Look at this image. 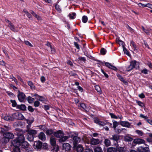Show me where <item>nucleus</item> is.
Returning <instances> with one entry per match:
<instances>
[{"label": "nucleus", "instance_id": "obj_35", "mask_svg": "<svg viewBox=\"0 0 152 152\" xmlns=\"http://www.w3.org/2000/svg\"><path fill=\"white\" fill-rule=\"evenodd\" d=\"M75 16L76 14L75 12L70 13L68 15V16L71 19H74L75 18Z\"/></svg>", "mask_w": 152, "mask_h": 152}, {"label": "nucleus", "instance_id": "obj_2", "mask_svg": "<svg viewBox=\"0 0 152 152\" xmlns=\"http://www.w3.org/2000/svg\"><path fill=\"white\" fill-rule=\"evenodd\" d=\"M78 134L75 133L73 135H72L73 140V143L74 147H76L78 143L81 141V138L77 136Z\"/></svg>", "mask_w": 152, "mask_h": 152}, {"label": "nucleus", "instance_id": "obj_17", "mask_svg": "<svg viewBox=\"0 0 152 152\" xmlns=\"http://www.w3.org/2000/svg\"><path fill=\"white\" fill-rule=\"evenodd\" d=\"M116 43L117 44L119 45L120 46L122 47V48H125L124 42L119 39H116Z\"/></svg>", "mask_w": 152, "mask_h": 152}, {"label": "nucleus", "instance_id": "obj_28", "mask_svg": "<svg viewBox=\"0 0 152 152\" xmlns=\"http://www.w3.org/2000/svg\"><path fill=\"white\" fill-rule=\"evenodd\" d=\"M133 138L130 136H126L124 138V140L126 142H131L132 141Z\"/></svg>", "mask_w": 152, "mask_h": 152}, {"label": "nucleus", "instance_id": "obj_56", "mask_svg": "<svg viewBox=\"0 0 152 152\" xmlns=\"http://www.w3.org/2000/svg\"><path fill=\"white\" fill-rule=\"evenodd\" d=\"M48 147L47 144L46 143H44L43 144H42V148L44 149H47Z\"/></svg>", "mask_w": 152, "mask_h": 152}, {"label": "nucleus", "instance_id": "obj_44", "mask_svg": "<svg viewBox=\"0 0 152 152\" xmlns=\"http://www.w3.org/2000/svg\"><path fill=\"white\" fill-rule=\"evenodd\" d=\"M88 17L87 16L84 15L83 16L82 18V21L83 23H86L88 21Z\"/></svg>", "mask_w": 152, "mask_h": 152}, {"label": "nucleus", "instance_id": "obj_36", "mask_svg": "<svg viewBox=\"0 0 152 152\" xmlns=\"http://www.w3.org/2000/svg\"><path fill=\"white\" fill-rule=\"evenodd\" d=\"M28 85L30 86L31 89H34L35 87L33 83L31 81H28Z\"/></svg>", "mask_w": 152, "mask_h": 152}, {"label": "nucleus", "instance_id": "obj_58", "mask_svg": "<svg viewBox=\"0 0 152 152\" xmlns=\"http://www.w3.org/2000/svg\"><path fill=\"white\" fill-rule=\"evenodd\" d=\"M141 71L142 73H143L145 75H146L148 74V70L146 68H145L142 70H141Z\"/></svg>", "mask_w": 152, "mask_h": 152}, {"label": "nucleus", "instance_id": "obj_32", "mask_svg": "<svg viewBox=\"0 0 152 152\" xmlns=\"http://www.w3.org/2000/svg\"><path fill=\"white\" fill-rule=\"evenodd\" d=\"M119 139V136L117 134H115L113 136V137L110 138L111 140H113L115 141H117Z\"/></svg>", "mask_w": 152, "mask_h": 152}, {"label": "nucleus", "instance_id": "obj_45", "mask_svg": "<svg viewBox=\"0 0 152 152\" xmlns=\"http://www.w3.org/2000/svg\"><path fill=\"white\" fill-rule=\"evenodd\" d=\"M36 99L41 102H43L45 101V99L42 96H38V98H36Z\"/></svg>", "mask_w": 152, "mask_h": 152}, {"label": "nucleus", "instance_id": "obj_52", "mask_svg": "<svg viewBox=\"0 0 152 152\" xmlns=\"http://www.w3.org/2000/svg\"><path fill=\"white\" fill-rule=\"evenodd\" d=\"M24 42L26 45H27L28 46L30 47H34L32 45L31 43H30L29 41H24Z\"/></svg>", "mask_w": 152, "mask_h": 152}, {"label": "nucleus", "instance_id": "obj_37", "mask_svg": "<svg viewBox=\"0 0 152 152\" xmlns=\"http://www.w3.org/2000/svg\"><path fill=\"white\" fill-rule=\"evenodd\" d=\"M53 133V130L51 129H49L47 130L46 132V133L47 135H50Z\"/></svg>", "mask_w": 152, "mask_h": 152}, {"label": "nucleus", "instance_id": "obj_8", "mask_svg": "<svg viewBox=\"0 0 152 152\" xmlns=\"http://www.w3.org/2000/svg\"><path fill=\"white\" fill-rule=\"evenodd\" d=\"M54 135L56 137L60 138V137L64 136V134L61 130H58L54 133Z\"/></svg>", "mask_w": 152, "mask_h": 152}, {"label": "nucleus", "instance_id": "obj_6", "mask_svg": "<svg viewBox=\"0 0 152 152\" xmlns=\"http://www.w3.org/2000/svg\"><path fill=\"white\" fill-rule=\"evenodd\" d=\"M34 149H36L37 150L40 149L42 148V142L39 140L35 141L34 143Z\"/></svg>", "mask_w": 152, "mask_h": 152}, {"label": "nucleus", "instance_id": "obj_39", "mask_svg": "<svg viewBox=\"0 0 152 152\" xmlns=\"http://www.w3.org/2000/svg\"><path fill=\"white\" fill-rule=\"evenodd\" d=\"M23 11L28 18H31L32 16L31 14L28 12L26 9H24L23 10Z\"/></svg>", "mask_w": 152, "mask_h": 152}, {"label": "nucleus", "instance_id": "obj_48", "mask_svg": "<svg viewBox=\"0 0 152 152\" xmlns=\"http://www.w3.org/2000/svg\"><path fill=\"white\" fill-rule=\"evenodd\" d=\"M123 51L125 54L127 55L128 56H130V55L126 48H123Z\"/></svg>", "mask_w": 152, "mask_h": 152}, {"label": "nucleus", "instance_id": "obj_40", "mask_svg": "<svg viewBox=\"0 0 152 152\" xmlns=\"http://www.w3.org/2000/svg\"><path fill=\"white\" fill-rule=\"evenodd\" d=\"M4 136V137L2 139V141L3 142L7 143L9 142V139L5 136Z\"/></svg>", "mask_w": 152, "mask_h": 152}, {"label": "nucleus", "instance_id": "obj_33", "mask_svg": "<svg viewBox=\"0 0 152 152\" xmlns=\"http://www.w3.org/2000/svg\"><path fill=\"white\" fill-rule=\"evenodd\" d=\"M14 148H13L12 152H20V148H19V146H15L13 145Z\"/></svg>", "mask_w": 152, "mask_h": 152}, {"label": "nucleus", "instance_id": "obj_11", "mask_svg": "<svg viewBox=\"0 0 152 152\" xmlns=\"http://www.w3.org/2000/svg\"><path fill=\"white\" fill-rule=\"evenodd\" d=\"M138 149L139 152H148L149 150L148 147H143L140 146L139 147Z\"/></svg>", "mask_w": 152, "mask_h": 152}, {"label": "nucleus", "instance_id": "obj_24", "mask_svg": "<svg viewBox=\"0 0 152 152\" xmlns=\"http://www.w3.org/2000/svg\"><path fill=\"white\" fill-rule=\"evenodd\" d=\"M50 142L51 145L53 146H54L56 145V141L54 137L52 136L51 137Z\"/></svg>", "mask_w": 152, "mask_h": 152}, {"label": "nucleus", "instance_id": "obj_49", "mask_svg": "<svg viewBox=\"0 0 152 152\" xmlns=\"http://www.w3.org/2000/svg\"><path fill=\"white\" fill-rule=\"evenodd\" d=\"M142 29L143 31L148 35H149V30L148 29H145L143 26H142Z\"/></svg>", "mask_w": 152, "mask_h": 152}, {"label": "nucleus", "instance_id": "obj_34", "mask_svg": "<svg viewBox=\"0 0 152 152\" xmlns=\"http://www.w3.org/2000/svg\"><path fill=\"white\" fill-rule=\"evenodd\" d=\"M104 143L105 145L107 146H109L111 145V142L109 140L106 139H105Z\"/></svg>", "mask_w": 152, "mask_h": 152}, {"label": "nucleus", "instance_id": "obj_26", "mask_svg": "<svg viewBox=\"0 0 152 152\" xmlns=\"http://www.w3.org/2000/svg\"><path fill=\"white\" fill-rule=\"evenodd\" d=\"M16 108L24 111L26 109V106L24 104L18 105Z\"/></svg>", "mask_w": 152, "mask_h": 152}, {"label": "nucleus", "instance_id": "obj_22", "mask_svg": "<svg viewBox=\"0 0 152 152\" xmlns=\"http://www.w3.org/2000/svg\"><path fill=\"white\" fill-rule=\"evenodd\" d=\"M4 135L6 136L9 139H10L14 137V135L13 134L10 132H7L4 133Z\"/></svg>", "mask_w": 152, "mask_h": 152}, {"label": "nucleus", "instance_id": "obj_53", "mask_svg": "<svg viewBox=\"0 0 152 152\" xmlns=\"http://www.w3.org/2000/svg\"><path fill=\"white\" fill-rule=\"evenodd\" d=\"M109 114L111 116V118H115L116 119H117L118 118V116H116L113 113H110Z\"/></svg>", "mask_w": 152, "mask_h": 152}, {"label": "nucleus", "instance_id": "obj_54", "mask_svg": "<svg viewBox=\"0 0 152 152\" xmlns=\"http://www.w3.org/2000/svg\"><path fill=\"white\" fill-rule=\"evenodd\" d=\"M137 103L140 106L143 107H144V105L143 103L140 101H136Z\"/></svg>", "mask_w": 152, "mask_h": 152}, {"label": "nucleus", "instance_id": "obj_12", "mask_svg": "<svg viewBox=\"0 0 152 152\" xmlns=\"http://www.w3.org/2000/svg\"><path fill=\"white\" fill-rule=\"evenodd\" d=\"M100 142V141L99 139L92 138L91 140L90 143L91 144L96 145L99 144Z\"/></svg>", "mask_w": 152, "mask_h": 152}, {"label": "nucleus", "instance_id": "obj_47", "mask_svg": "<svg viewBox=\"0 0 152 152\" xmlns=\"http://www.w3.org/2000/svg\"><path fill=\"white\" fill-rule=\"evenodd\" d=\"M96 90L100 94L101 93V91L100 88L98 86H95Z\"/></svg>", "mask_w": 152, "mask_h": 152}, {"label": "nucleus", "instance_id": "obj_25", "mask_svg": "<svg viewBox=\"0 0 152 152\" xmlns=\"http://www.w3.org/2000/svg\"><path fill=\"white\" fill-rule=\"evenodd\" d=\"M76 148L77 152H82L83 150V148L81 145H77L76 147H74Z\"/></svg>", "mask_w": 152, "mask_h": 152}, {"label": "nucleus", "instance_id": "obj_21", "mask_svg": "<svg viewBox=\"0 0 152 152\" xmlns=\"http://www.w3.org/2000/svg\"><path fill=\"white\" fill-rule=\"evenodd\" d=\"M38 137L42 141H44L46 139L45 135L44 133L42 132H41L39 134Z\"/></svg>", "mask_w": 152, "mask_h": 152}, {"label": "nucleus", "instance_id": "obj_30", "mask_svg": "<svg viewBox=\"0 0 152 152\" xmlns=\"http://www.w3.org/2000/svg\"><path fill=\"white\" fill-rule=\"evenodd\" d=\"M117 151L116 148L113 147L109 148L107 149V152H116Z\"/></svg>", "mask_w": 152, "mask_h": 152}, {"label": "nucleus", "instance_id": "obj_43", "mask_svg": "<svg viewBox=\"0 0 152 152\" xmlns=\"http://www.w3.org/2000/svg\"><path fill=\"white\" fill-rule=\"evenodd\" d=\"M136 133L139 136H142L143 134V132L142 131L140 130H136L135 131Z\"/></svg>", "mask_w": 152, "mask_h": 152}, {"label": "nucleus", "instance_id": "obj_9", "mask_svg": "<svg viewBox=\"0 0 152 152\" xmlns=\"http://www.w3.org/2000/svg\"><path fill=\"white\" fill-rule=\"evenodd\" d=\"M10 129V127L6 125L2 126L1 127V132L2 133H4V134L5 133L9 131V130Z\"/></svg>", "mask_w": 152, "mask_h": 152}, {"label": "nucleus", "instance_id": "obj_55", "mask_svg": "<svg viewBox=\"0 0 152 152\" xmlns=\"http://www.w3.org/2000/svg\"><path fill=\"white\" fill-rule=\"evenodd\" d=\"M113 127L115 130L116 129V127L118 125V123L117 121H114L113 122Z\"/></svg>", "mask_w": 152, "mask_h": 152}, {"label": "nucleus", "instance_id": "obj_20", "mask_svg": "<svg viewBox=\"0 0 152 152\" xmlns=\"http://www.w3.org/2000/svg\"><path fill=\"white\" fill-rule=\"evenodd\" d=\"M27 132L28 134L33 136L34 135H35L37 134V131L35 130L29 129L27 131Z\"/></svg>", "mask_w": 152, "mask_h": 152}, {"label": "nucleus", "instance_id": "obj_29", "mask_svg": "<svg viewBox=\"0 0 152 152\" xmlns=\"http://www.w3.org/2000/svg\"><path fill=\"white\" fill-rule=\"evenodd\" d=\"M68 138V137L66 136H63L60 137L59 140V142H63L65 141Z\"/></svg>", "mask_w": 152, "mask_h": 152}, {"label": "nucleus", "instance_id": "obj_46", "mask_svg": "<svg viewBox=\"0 0 152 152\" xmlns=\"http://www.w3.org/2000/svg\"><path fill=\"white\" fill-rule=\"evenodd\" d=\"M10 102L12 103V106L14 107H16L17 108V106L18 105H17L16 102L15 100H10Z\"/></svg>", "mask_w": 152, "mask_h": 152}, {"label": "nucleus", "instance_id": "obj_62", "mask_svg": "<svg viewBox=\"0 0 152 152\" xmlns=\"http://www.w3.org/2000/svg\"><path fill=\"white\" fill-rule=\"evenodd\" d=\"M54 150L56 152L58 151L59 149L58 146V145H56L54 146H53Z\"/></svg>", "mask_w": 152, "mask_h": 152}, {"label": "nucleus", "instance_id": "obj_57", "mask_svg": "<svg viewBox=\"0 0 152 152\" xmlns=\"http://www.w3.org/2000/svg\"><path fill=\"white\" fill-rule=\"evenodd\" d=\"M27 138L29 141H31L33 140L34 139V137L33 136H32L31 135L28 134V136Z\"/></svg>", "mask_w": 152, "mask_h": 152}, {"label": "nucleus", "instance_id": "obj_19", "mask_svg": "<svg viewBox=\"0 0 152 152\" xmlns=\"http://www.w3.org/2000/svg\"><path fill=\"white\" fill-rule=\"evenodd\" d=\"M105 65L108 67L113 70L115 71L117 70V69L116 67L113 66L110 63L108 62L105 63Z\"/></svg>", "mask_w": 152, "mask_h": 152}, {"label": "nucleus", "instance_id": "obj_50", "mask_svg": "<svg viewBox=\"0 0 152 152\" xmlns=\"http://www.w3.org/2000/svg\"><path fill=\"white\" fill-rule=\"evenodd\" d=\"M106 52V50L104 48H102L100 50V53L102 55L105 54Z\"/></svg>", "mask_w": 152, "mask_h": 152}, {"label": "nucleus", "instance_id": "obj_10", "mask_svg": "<svg viewBox=\"0 0 152 152\" xmlns=\"http://www.w3.org/2000/svg\"><path fill=\"white\" fill-rule=\"evenodd\" d=\"M145 142V141L144 140L140 138L135 139L133 140V142L136 144L144 143Z\"/></svg>", "mask_w": 152, "mask_h": 152}, {"label": "nucleus", "instance_id": "obj_61", "mask_svg": "<svg viewBox=\"0 0 152 152\" xmlns=\"http://www.w3.org/2000/svg\"><path fill=\"white\" fill-rule=\"evenodd\" d=\"M126 28L129 29V30L131 31L132 33H133L134 32V30L130 27L128 25L126 27Z\"/></svg>", "mask_w": 152, "mask_h": 152}, {"label": "nucleus", "instance_id": "obj_15", "mask_svg": "<svg viewBox=\"0 0 152 152\" xmlns=\"http://www.w3.org/2000/svg\"><path fill=\"white\" fill-rule=\"evenodd\" d=\"M94 122L97 124H99L100 126H104L106 125L105 123L102 121H100L98 118H95L94 120Z\"/></svg>", "mask_w": 152, "mask_h": 152}, {"label": "nucleus", "instance_id": "obj_5", "mask_svg": "<svg viewBox=\"0 0 152 152\" xmlns=\"http://www.w3.org/2000/svg\"><path fill=\"white\" fill-rule=\"evenodd\" d=\"M71 146L68 143H64L63 145V150L64 152H69Z\"/></svg>", "mask_w": 152, "mask_h": 152}, {"label": "nucleus", "instance_id": "obj_23", "mask_svg": "<svg viewBox=\"0 0 152 152\" xmlns=\"http://www.w3.org/2000/svg\"><path fill=\"white\" fill-rule=\"evenodd\" d=\"M118 77V79L122 82H123V83L126 85H127L128 84L127 82L125 81L124 79V78L122 77V76L121 75H120L118 74L117 75Z\"/></svg>", "mask_w": 152, "mask_h": 152}, {"label": "nucleus", "instance_id": "obj_63", "mask_svg": "<svg viewBox=\"0 0 152 152\" xmlns=\"http://www.w3.org/2000/svg\"><path fill=\"white\" fill-rule=\"evenodd\" d=\"M6 93L10 96L12 97L14 96L13 94L10 91H6Z\"/></svg>", "mask_w": 152, "mask_h": 152}, {"label": "nucleus", "instance_id": "obj_7", "mask_svg": "<svg viewBox=\"0 0 152 152\" xmlns=\"http://www.w3.org/2000/svg\"><path fill=\"white\" fill-rule=\"evenodd\" d=\"M25 96H26L24 93L20 92H19L18 97L20 102H23L25 99Z\"/></svg>", "mask_w": 152, "mask_h": 152}, {"label": "nucleus", "instance_id": "obj_16", "mask_svg": "<svg viewBox=\"0 0 152 152\" xmlns=\"http://www.w3.org/2000/svg\"><path fill=\"white\" fill-rule=\"evenodd\" d=\"M4 119L7 121H13V116L12 115L10 116L9 115H6L4 117Z\"/></svg>", "mask_w": 152, "mask_h": 152}, {"label": "nucleus", "instance_id": "obj_14", "mask_svg": "<svg viewBox=\"0 0 152 152\" xmlns=\"http://www.w3.org/2000/svg\"><path fill=\"white\" fill-rule=\"evenodd\" d=\"M74 39L76 41H77V42H74V45L76 48H79L80 47H82V45L80 44H81V42L80 41L79 39L77 37H74Z\"/></svg>", "mask_w": 152, "mask_h": 152}, {"label": "nucleus", "instance_id": "obj_51", "mask_svg": "<svg viewBox=\"0 0 152 152\" xmlns=\"http://www.w3.org/2000/svg\"><path fill=\"white\" fill-rule=\"evenodd\" d=\"M55 7L56 10L59 12H61V10L60 6L58 4H56L55 6Z\"/></svg>", "mask_w": 152, "mask_h": 152}, {"label": "nucleus", "instance_id": "obj_41", "mask_svg": "<svg viewBox=\"0 0 152 152\" xmlns=\"http://www.w3.org/2000/svg\"><path fill=\"white\" fill-rule=\"evenodd\" d=\"M94 152H103L101 147H97L94 149Z\"/></svg>", "mask_w": 152, "mask_h": 152}, {"label": "nucleus", "instance_id": "obj_31", "mask_svg": "<svg viewBox=\"0 0 152 152\" xmlns=\"http://www.w3.org/2000/svg\"><path fill=\"white\" fill-rule=\"evenodd\" d=\"M119 152H126V148L125 147H119L117 150Z\"/></svg>", "mask_w": 152, "mask_h": 152}, {"label": "nucleus", "instance_id": "obj_4", "mask_svg": "<svg viewBox=\"0 0 152 152\" xmlns=\"http://www.w3.org/2000/svg\"><path fill=\"white\" fill-rule=\"evenodd\" d=\"M5 22H6L8 26L10 28V29L14 32L18 31V30L15 28L13 24L7 19L5 20Z\"/></svg>", "mask_w": 152, "mask_h": 152}, {"label": "nucleus", "instance_id": "obj_60", "mask_svg": "<svg viewBox=\"0 0 152 152\" xmlns=\"http://www.w3.org/2000/svg\"><path fill=\"white\" fill-rule=\"evenodd\" d=\"M133 69V67H132V66L130 65L126 68V71L129 72L132 70Z\"/></svg>", "mask_w": 152, "mask_h": 152}, {"label": "nucleus", "instance_id": "obj_64", "mask_svg": "<svg viewBox=\"0 0 152 152\" xmlns=\"http://www.w3.org/2000/svg\"><path fill=\"white\" fill-rule=\"evenodd\" d=\"M28 110L31 112H32L34 111V109L32 108L31 106H29L28 108Z\"/></svg>", "mask_w": 152, "mask_h": 152}, {"label": "nucleus", "instance_id": "obj_18", "mask_svg": "<svg viewBox=\"0 0 152 152\" xmlns=\"http://www.w3.org/2000/svg\"><path fill=\"white\" fill-rule=\"evenodd\" d=\"M116 133L120 134L121 133H125L126 132V129L125 128H117L115 130Z\"/></svg>", "mask_w": 152, "mask_h": 152}, {"label": "nucleus", "instance_id": "obj_13", "mask_svg": "<svg viewBox=\"0 0 152 152\" xmlns=\"http://www.w3.org/2000/svg\"><path fill=\"white\" fill-rule=\"evenodd\" d=\"M120 124L123 127H125L127 128H129L130 126V124L127 121H120Z\"/></svg>", "mask_w": 152, "mask_h": 152}, {"label": "nucleus", "instance_id": "obj_38", "mask_svg": "<svg viewBox=\"0 0 152 152\" xmlns=\"http://www.w3.org/2000/svg\"><path fill=\"white\" fill-rule=\"evenodd\" d=\"M27 99L29 103H32L34 100V99L30 96H28Z\"/></svg>", "mask_w": 152, "mask_h": 152}, {"label": "nucleus", "instance_id": "obj_27", "mask_svg": "<svg viewBox=\"0 0 152 152\" xmlns=\"http://www.w3.org/2000/svg\"><path fill=\"white\" fill-rule=\"evenodd\" d=\"M130 65L132 66V67H133V68H135L137 65H138L137 67H139L138 63L136 61H133L130 62Z\"/></svg>", "mask_w": 152, "mask_h": 152}, {"label": "nucleus", "instance_id": "obj_3", "mask_svg": "<svg viewBox=\"0 0 152 152\" xmlns=\"http://www.w3.org/2000/svg\"><path fill=\"white\" fill-rule=\"evenodd\" d=\"M13 116V120L15 119L18 120H23L24 118V117L23 115L19 113H13L12 114Z\"/></svg>", "mask_w": 152, "mask_h": 152}, {"label": "nucleus", "instance_id": "obj_1", "mask_svg": "<svg viewBox=\"0 0 152 152\" xmlns=\"http://www.w3.org/2000/svg\"><path fill=\"white\" fill-rule=\"evenodd\" d=\"M13 145L21 146L23 148H27L28 147V144L24 141V137L23 135H20L17 137V138L12 141Z\"/></svg>", "mask_w": 152, "mask_h": 152}, {"label": "nucleus", "instance_id": "obj_42", "mask_svg": "<svg viewBox=\"0 0 152 152\" xmlns=\"http://www.w3.org/2000/svg\"><path fill=\"white\" fill-rule=\"evenodd\" d=\"M78 61H83L85 63L86 60L85 57H83L79 56L78 58Z\"/></svg>", "mask_w": 152, "mask_h": 152}, {"label": "nucleus", "instance_id": "obj_59", "mask_svg": "<svg viewBox=\"0 0 152 152\" xmlns=\"http://www.w3.org/2000/svg\"><path fill=\"white\" fill-rule=\"evenodd\" d=\"M40 104V103L38 101H36L34 103V105L35 107H38L39 106Z\"/></svg>", "mask_w": 152, "mask_h": 152}]
</instances>
